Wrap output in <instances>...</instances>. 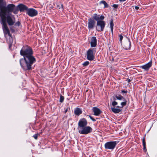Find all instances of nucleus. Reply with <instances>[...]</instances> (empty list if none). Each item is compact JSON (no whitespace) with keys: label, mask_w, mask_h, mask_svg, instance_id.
<instances>
[{"label":"nucleus","mask_w":157,"mask_h":157,"mask_svg":"<svg viewBox=\"0 0 157 157\" xmlns=\"http://www.w3.org/2000/svg\"><path fill=\"white\" fill-rule=\"evenodd\" d=\"M12 13L15 14L18 13V10L16 8L15 6L10 4L6 6L5 0H0V22L4 23L7 21L9 25H13L15 21L11 16Z\"/></svg>","instance_id":"obj_1"},{"label":"nucleus","mask_w":157,"mask_h":157,"mask_svg":"<svg viewBox=\"0 0 157 157\" xmlns=\"http://www.w3.org/2000/svg\"><path fill=\"white\" fill-rule=\"evenodd\" d=\"M32 49L28 45L24 46L20 51V55L23 58L20 59V65L25 71H29L33 68V64L36 61V59L33 56Z\"/></svg>","instance_id":"obj_2"},{"label":"nucleus","mask_w":157,"mask_h":157,"mask_svg":"<svg viewBox=\"0 0 157 157\" xmlns=\"http://www.w3.org/2000/svg\"><path fill=\"white\" fill-rule=\"evenodd\" d=\"M7 21H5L4 23L0 22L2 24V28L5 35L8 34L9 36V39H7V42L8 43L13 44V40L8 27L7 26Z\"/></svg>","instance_id":"obj_3"},{"label":"nucleus","mask_w":157,"mask_h":157,"mask_svg":"<svg viewBox=\"0 0 157 157\" xmlns=\"http://www.w3.org/2000/svg\"><path fill=\"white\" fill-rule=\"evenodd\" d=\"M96 48H90L86 52V59L92 61L95 59V55L96 52Z\"/></svg>","instance_id":"obj_4"},{"label":"nucleus","mask_w":157,"mask_h":157,"mask_svg":"<svg viewBox=\"0 0 157 157\" xmlns=\"http://www.w3.org/2000/svg\"><path fill=\"white\" fill-rule=\"evenodd\" d=\"M118 142V141H116L107 142L104 145L105 148L106 150L112 151L115 148Z\"/></svg>","instance_id":"obj_5"},{"label":"nucleus","mask_w":157,"mask_h":157,"mask_svg":"<svg viewBox=\"0 0 157 157\" xmlns=\"http://www.w3.org/2000/svg\"><path fill=\"white\" fill-rule=\"evenodd\" d=\"M78 132L81 134L86 135L92 132V128L89 126H86L78 129Z\"/></svg>","instance_id":"obj_6"},{"label":"nucleus","mask_w":157,"mask_h":157,"mask_svg":"<svg viewBox=\"0 0 157 157\" xmlns=\"http://www.w3.org/2000/svg\"><path fill=\"white\" fill-rule=\"evenodd\" d=\"M105 25V22L102 20L98 21L97 22L96 29L99 32L103 31Z\"/></svg>","instance_id":"obj_7"},{"label":"nucleus","mask_w":157,"mask_h":157,"mask_svg":"<svg viewBox=\"0 0 157 157\" xmlns=\"http://www.w3.org/2000/svg\"><path fill=\"white\" fill-rule=\"evenodd\" d=\"M87 121L85 118H82L80 119L78 123V127L77 129H78L84 127L87 125Z\"/></svg>","instance_id":"obj_8"},{"label":"nucleus","mask_w":157,"mask_h":157,"mask_svg":"<svg viewBox=\"0 0 157 157\" xmlns=\"http://www.w3.org/2000/svg\"><path fill=\"white\" fill-rule=\"evenodd\" d=\"M96 22L92 18H90L88 20V28L90 30L93 29L95 26Z\"/></svg>","instance_id":"obj_9"},{"label":"nucleus","mask_w":157,"mask_h":157,"mask_svg":"<svg viewBox=\"0 0 157 157\" xmlns=\"http://www.w3.org/2000/svg\"><path fill=\"white\" fill-rule=\"evenodd\" d=\"M27 13L29 16L33 17L37 15L38 11L34 9L31 8L28 9Z\"/></svg>","instance_id":"obj_10"},{"label":"nucleus","mask_w":157,"mask_h":157,"mask_svg":"<svg viewBox=\"0 0 157 157\" xmlns=\"http://www.w3.org/2000/svg\"><path fill=\"white\" fill-rule=\"evenodd\" d=\"M152 63V61L151 60L150 62L145 65L140 66V67L142 69H144L145 71H147L151 67Z\"/></svg>","instance_id":"obj_11"},{"label":"nucleus","mask_w":157,"mask_h":157,"mask_svg":"<svg viewBox=\"0 0 157 157\" xmlns=\"http://www.w3.org/2000/svg\"><path fill=\"white\" fill-rule=\"evenodd\" d=\"M16 8L18 10V11L19 10L21 12H23L25 10L27 11L28 9L26 6L22 4H19L17 5V7L16 6Z\"/></svg>","instance_id":"obj_12"},{"label":"nucleus","mask_w":157,"mask_h":157,"mask_svg":"<svg viewBox=\"0 0 157 157\" xmlns=\"http://www.w3.org/2000/svg\"><path fill=\"white\" fill-rule=\"evenodd\" d=\"M105 17L102 15H100L96 13H94L92 16V18L94 20L98 21L102 20L104 19Z\"/></svg>","instance_id":"obj_13"},{"label":"nucleus","mask_w":157,"mask_h":157,"mask_svg":"<svg viewBox=\"0 0 157 157\" xmlns=\"http://www.w3.org/2000/svg\"><path fill=\"white\" fill-rule=\"evenodd\" d=\"M128 41L124 42L123 45V48L126 50H129L131 49V43L130 39H128Z\"/></svg>","instance_id":"obj_14"},{"label":"nucleus","mask_w":157,"mask_h":157,"mask_svg":"<svg viewBox=\"0 0 157 157\" xmlns=\"http://www.w3.org/2000/svg\"><path fill=\"white\" fill-rule=\"evenodd\" d=\"M93 112L94 113V115L96 116H99L102 112L100 109L96 107L93 108Z\"/></svg>","instance_id":"obj_15"},{"label":"nucleus","mask_w":157,"mask_h":157,"mask_svg":"<svg viewBox=\"0 0 157 157\" xmlns=\"http://www.w3.org/2000/svg\"><path fill=\"white\" fill-rule=\"evenodd\" d=\"M97 40L96 37L93 36L91 39L90 47L91 48L95 47L97 45Z\"/></svg>","instance_id":"obj_16"},{"label":"nucleus","mask_w":157,"mask_h":157,"mask_svg":"<svg viewBox=\"0 0 157 157\" xmlns=\"http://www.w3.org/2000/svg\"><path fill=\"white\" fill-rule=\"evenodd\" d=\"M82 113V111L80 108L77 107L75 109L74 114L77 116H79Z\"/></svg>","instance_id":"obj_17"},{"label":"nucleus","mask_w":157,"mask_h":157,"mask_svg":"<svg viewBox=\"0 0 157 157\" xmlns=\"http://www.w3.org/2000/svg\"><path fill=\"white\" fill-rule=\"evenodd\" d=\"M111 109L112 111L115 113H118L121 112L122 110V109L113 107L111 108Z\"/></svg>","instance_id":"obj_18"},{"label":"nucleus","mask_w":157,"mask_h":157,"mask_svg":"<svg viewBox=\"0 0 157 157\" xmlns=\"http://www.w3.org/2000/svg\"><path fill=\"white\" fill-rule=\"evenodd\" d=\"M110 28L111 29V33L112 34H113V26H114V24L113 23V21L112 19H111L110 20Z\"/></svg>","instance_id":"obj_19"},{"label":"nucleus","mask_w":157,"mask_h":157,"mask_svg":"<svg viewBox=\"0 0 157 157\" xmlns=\"http://www.w3.org/2000/svg\"><path fill=\"white\" fill-rule=\"evenodd\" d=\"M114 97H115V98L118 100H123V99L125 100V98H124L122 95H121V94H118V95H114Z\"/></svg>","instance_id":"obj_20"},{"label":"nucleus","mask_w":157,"mask_h":157,"mask_svg":"<svg viewBox=\"0 0 157 157\" xmlns=\"http://www.w3.org/2000/svg\"><path fill=\"white\" fill-rule=\"evenodd\" d=\"M142 143H143V150L144 151H147V149L146 148V144L145 142V137H144L143 139L142 140Z\"/></svg>","instance_id":"obj_21"},{"label":"nucleus","mask_w":157,"mask_h":157,"mask_svg":"<svg viewBox=\"0 0 157 157\" xmlns=\"http://www.w3.org/2000/svg\"><path fill=\"white\" fill-rule=\"evenodd\" d=\"M100 3L101 4L102 3L104 4V7L105 8H108V4L104 0H102L100 2Z\"/></svg>","instance_id":"obj_22"},{"label":"nucleus","mask_w":157,"mask_h":157,"mask_svg":"<svg viewBox=\"0 0 157 157\" xmlns=\"http://www.w3.org/2000/svg\"><path fill=\"white\" fill-rule=\"evenodd\" d=\"M123 101L121 103V107L123 108L124 106H125L126 105L127 101L126 99H125V100L123 99Z\"/></svg>","instance_id":"obj_23"},{"label":"nucleus","mask_w":157,"mask_h":157,"mask_svg":"<svg viewBox=\"0 0 157 157\" xmlns=\"http://www.w3.org/2000/svg\"><path fill=\"white\" fill-rule=\"evenodd\" d=\"M113 99L114 101L112 102V105L113 106H115L118 104V103L115 101V100H116V99L115 98H114V96H113Z\"/></svg>","instance_id":"obj_24"},{"label":"nucleus","mask_w":157,"mask_h":157,"mask_svg":"<svg viewBox=\"0 0 157 157\" xmlns=\"http://www.w3.org/2000/svg\"><path fill=\"white\" fill-rule=\"evenodd\" d=\"M57 7L59 9H61L62 10H63V5L62 4H57Z\"/></svg>","instance_id":"obj_25"},{"label":"nucleus","mask_w":157,"mask_h":157,"mask_svg":"<svg viewBox=\"0 0 157 157\" xmlns=\"http://www.w3.org/2000/svg\"><path fill=\"white\" fill-rule=\"evenodd\" d=\"M89 62L88 61H87L84 62L82 64V65L83 67H86L88 66L89 64Z\"/></svg>","instance_id":"obj_26"},{"label":"nucleus","mask_w":157,"mask_h":157,"mask_svg":"<svg viewBox=\"0 0 157 157\" xmlns=\"http://www.w3.org/2000/svg\"><path fill=\"white\" fill-rule=\"evenodd\" d=\"M64 98V97L60 94V96L59 102L61 103H62L63 101Z\"/></svg>","instance_id":"obj_27"},{"label":"nucleus","mask_w":157,"mask_h":157,"mask_svg":"<svg viewBox=\"0 0 157 157\" xmlns=\"http://www.w3.org/2000/svg\"><path fill=\"white\" fill-rule=\"evenodd\" d=\"M40 136V134L39 133H37L36 134L34 135H33V137L34 138V139L35 140H37V137L38 136Z\"/></svg>","instance_id":"obj_28"},{"label":"nucleus","mask_w":157,"mask_h":157,"mask_svg":"<svg viewBox=\"0 0 157 157\" xmlns=\"http://www.w3.org/2000/svg\"><path fill=\"white\" fill-rule=\"evenodd\" d=\"M119 41L121 43H122V40L123 37L121 34L119 35Z\"/></svg>","instance_id":"obj_29"},{"label":"nucleus","mask_w":157,"mask_h":157,"mask_svg":"<svg viewBox=\"0 0 157 157\" xmlns=\"http://www.w3.org/2000/svg\"><path fill=\"white\" fill-rule=\"evenodd\" d=\"M87 116H88L90 118V119L93 121H96V120L94 118L91 116L90 115H87Z\"/></svg>","instance_id":"obj_30"},{"label":"nucleus","mask_w":157,"mask_h":157,"mask_svg":"<svg viewBox=\"0 0 157 157\" xmlns=\"http://www.w3.org/2000/svg\"><path fill=\"white\" fill-rule=\"evenodd\" d=\"M112 6L114 7V8L117 9L118 6V5L117 4H113V5Z\"/></svg>","instance_id":"obj_31"},{"label":"nucleus","mask_w":157,"mask_h":157,"mask_svg":"<svg viewBox=\"0 0 157 157\" xmlns=\"http://www.w3.org/2000/svg\"><path fill=\"white\" fill-rule=\"evenodd\" d=\"M20 24V22L19 21H18L16 23L15 25L16 26H19Z\"/></svg>","instance_id":"obj_32"},{"label":"nucleus","mask_w":157,"mask_h":157,"mask_svg":"<svg viewBox=\"0 0 157 157\" xmlns=\"http://www.w3.org/2000/svg\"><path fill=\"white\" fill-rule=\"evenodd\" d=\"M121 92L123 94H126L127 93V91L123 90H121Z\"/></svg>","instance_id":"obj_33"},{"label":"nucleus","mask_w":157,"mask_h":157,"mask_svg":"<svg viewBox=\"0 0 157 157\" xmlns=\"http://www.w3.org/2000/svg\"><path fill=\"white\" fill-rule=\"evenodd\" d=\"M126 81L128 82V83H129L130 82H131V80L130 79H129V78H128Z\"/></svg>","instance_id":"obj_34"},{"label":"nucleus","mask_w":157,"mask_h":157,"mask_svg":"<svg viewBox=\"0 0 157 157\" xmlns=\"http://www.w3.org/2000/svg\"><path fill=\"white\" fill-rule=\"evenodd\" d=\"M8 44H9V48H10L12 47V44H10V43H8Z\"/></svg>","instance_id":"obj_35"},{"label":"nucleus","mask_w":157,"mask_h":157,"mask_svg":"<svg viewBox=\"0 0 157 157\" xmlns=\"http://www.w3.org/2000/svg\"><path fill=\"white\" fill-rule=\"evenodd\" d=\"M135 9L136 10H138L139 9V7L138 6H135Z\"/></svg>","instance_id":"obj_36"},{"label":"nucleus","mask_w":157,"mask_h":157,"mask_svg":"<svg viewBox=\"0 0 157 157\" xmlns=\"http://www.w3.org/2000/svg\"><path fill=\"white\" fill-rule=\"evenodd\" d=\"M67 111H68V109L67 108L66 109H65V111H64V113H66L67 112Z\"/></svg>","instance_id":"obj_37"},{"label":"nucleus","mask_w":157,"mask_h":157,"mask_svg":"<svg viewBox=\"0 0 157 157\" xmlns=\"http://www.w3.org/2000/svg\"><path fill=\"white\" fill-rule=\"evenodd\" d=\"M119 1L121 2H124L125 1H126V0H119Z\"/></svg>","instance_id":"obj_38"},{"label":"nucleus","mask_w":157,"mask_h":157,"mask_svg":"<svg viewBox=\"0 0 157 157\" xmlns=\"http://www.w3.org/2000/svg\"><path fill=\"white\" fill-rule=\"evenodd\" d=\"M121 106H117L116 107V108H119L120 109V108H122V107H121Z\"/></svg>","instance_id":"obj_39"}]
</instances>
